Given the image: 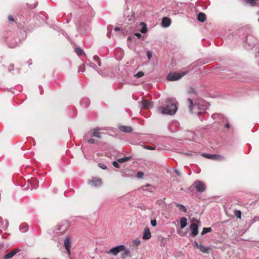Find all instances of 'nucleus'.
<instances>
[{"label":"nucleus","instance_id":"48","mask_svg":"<svg viewBox=\"0 0 259 259\" xmlns=\"http://www.w3.org/2000/svg\"><path fill=\"white\" fill-rule=\"evenodd\" d=\"M107 30H108V32L107 33V36L108 37V38H110L111 37V30L110 29V26H108L107 27Z\"/></svg>","mask_w":259,"mask_h":259},{"label":"nucleus","instance_id":"34","mask_svg":"<svg viewBox=\"0 0 259 259\" xmlns=\"http://www.w3.org/2000/svg\"><path fill=\"white\" fill-rule=\"evenodd\" d=\"M234 215L238 219L241 218V211L239 210H235L234 211Z\"/></svg>","mask_w":259,"mask_h":259},{"label":"nucleus","instance_id":"26","mask_svg":"<svg viewBox=\"0 0 259 259\" xmlns=\"http://www.w3.org/2000/svg\"><path fill=\"white\" fill-rule=\"evenodd\" d=\"M175 205L177 207L179 208L180 211L183 212H186L187 209L184 205L178 203H175Z\"/></svg>","mask_w":259,"mask_h":259},{"label":"nucleus","instance_id":"29","mask_svg":"<svg viewBox=\"0 0 259 259\" xmlns=\"http://www.w3.org/2000/svg\"><path fill=\"white\" fill-rule=\"evenodd\" d=\"M93 60L97 63L98 66L100 67L101 66V62L100 59L97 55H95L93 57Z\"/></svg>","mask_w":259,"mask_h":259},{"label":"nucleus","instance_id":"22","mask_svg":"<svg viewBox=\"0 0 259 259\" xmlns=\"http://www.w3.org/2000/svg\"><path fill=\"white\" fill-rule=\"evenodd\" d=\"M28 228V225L27 224L23 223L21 224L19 226V230L21 232L25 233L26 232Z\"/></svg>","mask_w":259,"mask_h":259},{"label":"nucleus","instance_id":"64","mask_svg":"<svg viewBox=\"0 0 259 259\" xmlns=\"http://www.w3.org/2000/svg\"><path fill=\"white\" fill-rule=\"evenodd\" d=\"M36 6H37V4H35V5H34L33 8H35Z\"/></svg>","mask_w":259,"mask_h":259},{"label":"nucleus","instance_id":"44","mask_svg":"<svg viewBox=\"0 0 259 259\" xmlns=\"http://www.w3.org/2000/svg\"><path fill=\"white\" fill-rule=\"evenodd\" d=\"M133 35L135 36L136 38L138 39L142 37V35L139 32L135 33Z\"/></svg>","mask_w":259,"mask_h":259},{"label":"nucleus","instance_id":"61","mask_svg":"<svg viewBox=\"0 0 259 259\" xmlns=\"http://www.w3.org/2000/svg\"><path fill=\"white\" fill-rule=\"evenodd\" d=\"M225 127L227 128H229L230 127V124L228 122L226 124V125H225Z\"/></svg>","mask_w":259,"mask_h":259},{"label":"nucleus","instance_id":"50","mask_svg":"<svg viewBox=\"0 0 259 259\" xmlns=\"http://www.w3.org/2000/svg\"><path fill=\"white\" fill-rule=\"evenodd\" d=\"M147 56L149 60L151 59V58H152V56L151 52L150 51H148L147 52Z\"/></svg>","mask_w":259,"mask_h":259},{"label":"nucleus","instance_id":"27","mask_svg":"<svg viewBox=\"0 0 259 259\" xmlns=\"http://www.w3.org/2000/svg\"><path fill=\"white\" fill-rule=\"evenodd\" d=\"M211 117L213 119H224L225 117L223 115L219 113H214L211 115Z\"/></svg>","mask_w":259,"mask_h":259},{"label":"nucleus","instance_id":"5","mask_svg":"<svg viewBox=\"0 0 259 259\" xmlns=\"http://www.w3.org/2000/svg\"><path fill=\"white\" fill-rule=\"evenodd\" d=\"M193 186H194L196 191L199 193L203 192L206 189V186L204 183L199 180L195 181L193 184Z\"/></svg>","mask_w":259,"mask_h":259},{"label":"nucleus","instance_id":"41","mask_svg":"<svg viewBox=\"0 0 259 259\" xmlns=\"http://www.w3.org/2000/svg\"><path fill=\"white\" fill-rule=\"evenodd\" d=\"M18 44V42L16 41L14 43H9L8 46L10 48H14L17 46Z\"/></svg>","mask_w":259,"mask_h":259},{"label":"nucleus","instance_id":"43","mask_svg":"<svg viewBox=\"0 0 259 259\" xmlns=\"http://www.w3.org/2000/svg\"><path fill=\"white\" fill-rule=\"evenodd\" d=\"M144 173L142 171H139L137 174V177L139 179L143 178Z\"/></svg>","mask_w":259,"mask_h":259},{"label":"nucleus","instance_id":"32","mask_svg":"<svg viewBox=\"0 0 259 259\" xmlns=\"http://www.w3.org/2000/svg\"><path fill=\"white\" fill-rule=\"evenodd\" d=\"M131 158V157L130 156H128V157H123V158H119L117 159V161L119 163H123L125 161H128L129 159H130Z\"/></svg>","mask_w":259,"mask_h":259},{"label":"nucleus","instance_id":"56","mask_svg":"<svg viewBox=\"0 0 259 259\" xmlns=\"http://www.w3.org/2000/svg\"><path fill=\"white\" fill-rule=\"evenodd\" d=\"M174 171L175 172V173L176 174V175L178 176H181V173L177 169V168H175L174 169Z\"/></svg>","mask_w":259,"mask_h":259},{"label":"nucleus","instance_id":"3","mask_svg":"<svg viewBox=\"0 0 259 259\" xmlns=\"http://www.w3.org/2000/svg\"><path fill=\"white\" fill-rule=\"evenodd\" d=\"M188 73V71H182L180 73L179 72H174V73H169L167 77L166 78L169 81H175L179 80L181 78H182L183 76L185 75Z\"/></svg>","mask_w":259,"mask_h":259},{"label":"nucleus","instance_id":"59","mask_svg":"<svg viewBox=\"0 0 259 259\" xmlns=\"http://www.w3.org/2000/svg\"><path fill=\"white\" fill-rule=\"evenodd\" d=\"M259 221V218L257 217H255L253 219V222H256V221Z\"/></svg>","mask_w":259,"mask_h":259},{"label":"nucleus","instance_id":"35","mask_svg":"<svg viewBox=\"0 0 259 259\" xmlns=\"http://www.w3.org/2000/svg\"><path fill=\"white\" fill-rule=\"evenodd\" d=\"M87 65H89V66L90 67H91V68L94 69L95 70H96V71H97V65L95 63L89 61V63H87Z\"/></svg>","mask_w":259,"mask_h":259},{"label":"nucleus","instance_id":"47","mask_svg":"<svg viewBox=\"0 0 259 259\" xmlns=\"http://www.w3.org/2000/svg\"><path fill=\"white\" fill-rule=\"evenodd\" d=\"M141 243V241L139 239H136L134 241V244L135 246H138Z\"/></svg>","mask_w":259,"mask_h":259},{"label":"nucleus","instance_id":"28","mask_svg":"<svg viewBox=\"0 0 259 259\" xmlns=\"http://www.w3.org/2000/svg\"><path fill=\"white\" fill-rule=\"evenodd\" d=\"M122 251H123L122 252V256H131V251L130 249H124L123 250H122Z\"/></svg>","mask_w":259,"mask_h":259},{"label":"nucleus","instance_id":"52","mask_svg":"<svg viewBox=\"0 0 259 259\" xmlns=\"http://www.w3.org/2000/svg\"><path fill=\"white\" fill-rule=\"evenodd\" d=\"M14 64H11L9 65L8 67V70L9 72H11V71L14 70Z\"/></svg>","mask_w":259,"mask_h":259},{"label":"nucleus","instance_id":"19","mask_svg":"<svg viewBox=\"0 0 259 259\" xmlns=\"http://www.w3.org/2000/svg\"><path fill=\"white\" fill-rule=\"evenodd\" d=\"M80 104L83 107H87L90 104V101L88 98H84L81 99Z\"/></svg>","mask_w":259,"mask_h":259},{"label":"nucleus","instance_id":"55","mask_svg":"<svg viewBox=\"0 0 259 259\" xmlns=\"http://www.w3.org/2000/svg\"><path fill=\"white\" fill-rule=\"evenodd\" d=\"M194 246L195 248L199 249L201 244H199L196 241L194 242Z\"/></svg>","mask_w":259,"mask_h":259},{"label":"nucleus","instance_id":"24","mask_svg":"<svg viewBox=\"0 0 259 259\" xmlns=\"http://www.w3.org/2000/svg\"><path fill=\"white\" fill-rule=\"evenodd\" d=\"M187 225V220L186 218L183 217L180 220V226L182 229L184 228Z\"/></svg>","mask_w":259,"mask_h":259},{"label":"nucleus","instance_id":"54","mask_svg":"<svg viewBox=\"0 0 259 259\" xmlns=\"http://www.w3.org/2000/svg\"><path fill=\"white\" fill-rule=\"evenodd\" d=\"M151 185L150 184H146V185H144L143 186H142L140 189L143 190H146V189L145 188L146 187H151Z\"/></svg>","mask_w":259,"mask_h":259},{"label":"nucleus","instance_id":"38","mask_svg":"<svg viewBox=\"0 0 259 259\" xmlns=\"http://www.w3.org/2000/svg\"><path fill=\"white\" fill-rule=\"evenodd\" d=\"M84 139L88 141V143L90 144H95L96 143V140L93 139H88V136H86Z\"/></svg>","mask_w":259,"mask_h":259},{"label":"nucleus","instance_id":"46","mask_svg":"<svg viewBox=\"0 0 259 259\" xmlns=\"http://www.w3.org/2000/svg\"><path fill=\"white\" fill-rule=\"evenodd\" d=\"M144 148L146 149L153 150L155 149L154 147L150 146H144Z\"/></svg>","mask_w":259,"mask_h":259},{"label":"nucleus","instance_id":"49","mask_svg":"<svg viewBox=\"0 0 259 259\" xmlns=\"http://www.w3.org/2000/svg\"><path fill=\"white\" fill-rule=\"evenodd\" d=\"M151 225L152 227H155L157 225V222L156 220H152L151 221Z\"/></svg>","mask_w":259,"mask_h":259},{"label":"nucleus","instance_id":"16","mask_svg":"<svg viewBox=\"0 0 259 259\" xmlns=\"http://www.w3.org/2000/svg\"><path fill=\"white\" fill-rule=\"evenodd\" d=\"M139 26L141 27V28H138V29L139 31H140L142 33H145L147 31V25L146 23L144 22H141L140 23Z\"/></svg>","mask_w":259,"mask_h":259},{"label":"nucleus","instance_id":"30","mask_svg":"<svg viewBox=\"0 0 259 259\" xmlns=\"http://www.w3.org/2000/svg\"><path fill=\"white\" fill-rule=\"evenodd\" d=\"M31 183H32L33 188L34 189L36 188L37 187V183H38L37 180L35 178H33L31 180Z\"/></svg>","mask_w":259,"mask_h":259},{"label":"nucleus","instance_id":"31","mask_svg":"<svg viewBox=\"0 0 259 259\" xmlns=\"http://www.w3.org/2000/svg\"><path fill=\"white\" fill-rule=\"evenodd\" d=\"M211 231V228H203L202 231L201 233V235H203L207 233H209Z\"/></svg>","mask_w":259,"mask_h":259},{"label":"nucleus","instance_id":"21","mask_svg":"<svg viewBox=\"0 0 259 259\" xmlns=\"http://www.w3.org/2000/svg\"><path fill=\"white\" fill-rule=\"evenodd\" d=\"M18 251L16 250H12L10 252L6 254L4 257V259H9V258H12L15 254H16V253Z\"/></svg>","mask_w":259,"mask_h":259},{"label":"nucleus","instance_id":"40","mask_svg":"<svg viewBox=\"0 0 259 259\" xmlns=\"http://www.w3.org/2000/svg\"><path fill=\"white\" fill-rule=\"evenodd\" d=\"M85 71V65L84 64H82V65H80L78 68V71L79 72H83Z\"/></svg>","mask_w":259,"mask_h":259},{"label":"nucleus","instance_id":"13","mask_svg":"<svg viewBox=\"0 0 259 259\" xmlns=\"http://www.w3.org/2000/svg\"><path fill=\"white\" fill-rule=\"evenodd\" d=\"M142 107L145 109H148L152 107V103L147 100L143 99L141 101Z\"/></svg>","mask_w":259,"mask_h":259},{"label":"nucleus","instance_id":"33","mask_svg":"<svg viewBox=\"0 0 259 259\" xmlns=\"http://www.w3.org/2000/svg\"><path fill=\"white\" fill-rule=\"evenodd\" d=\"M75 52L79 56H80L84 54L83 50L79 47H77L75 49Z\"/></svg>","mask_w":259,"mask_h":259},{"label":"nucleus","instance_id":"36","mask_svg":"<svg viewBox=\"0 0 259 259\" xmlns=\"http://www.w3.org/2000/svg\"><path fill=\"white\" fill-rule=\"evenodd\" d=\"M183 154L188 156H192L197 155V153L195 152H182Z\"/></svg>","mask_w":259,"mask_h":259},{"label":"nucleus","instance_id":"6","mask_svg":"<svg viewBox=\"0 0 259 259\" xmlns=\"http://www.w3.org/2000/svg\"><path fill=\"white\" fill-rule=\"evenodd\" d=\"M246 43L247 44L248 47V49H250L253 48L256 45V38L251 34H247L246 36Z\"/></svg>","mask_w":259,"mask_h":259},{"label":"nucleus","instance_id":"42","mask_svg":"<svg viewBox=\"0 0 259 259\" xmlns=\"http://www.w3.org/2000/svg\"><path fill=\"white\" fill-rule=\"evenodd\" d=\"M98 166L99 167H100L102 169H106L107 168L106 165L102 163H98Z\"/></svg>","mask_w":259,"mask_h":259},{"label":"nucleus","instance_id":"7","mask_svg":"<svg viewBox=\"0 0 259 259\" xmlns=\"http://www.w3.org/2000/svg\"><path fill=\"white\" fill-rule=\"evenodd\" d=\"M67 230V226L64 225H58L54 230V234L57 235L64 234Z\"/></svg>","mask_w":259,"mask_h":259},{"label":"nucleus","instance_id":"45","mask_svg":"<svg viewBox=\"0 0 259 259\" xmlns=\"http://www.w3.org/2000/svg\"><path fill=\"white\" fill-rule=\"evenodd\" d=\"M112 164L116 168H119L120 167V165L118 164V162L117 161H113Z\"/></svg>","mask_w":259,"mask_h":259},{"label":"nucleus","instance_id":"12","mask_svg":"<svg viewBox=\"0 0 259 259\" xmlns=\"http://www.w3.org/2000/svg\"><path fill=\"white\" fill-rule=\"evenodd\" d=\"M171 24V20L170 18L165 17H163L161 21V25L163 27H168Z\"/></svg>","mask_w":259,"mask_h":259},{"label":"nucleus","instance_id":"15","mask_svg":"<svg viewBox=\"0 0 259 259\" xmlns=\"http://www.w3.org/2000/svg\"><path fill=\"white\" fill-rule=\"evenodd\" d=\"M89 183L94 187H98L101 185V180L97 178H94L89 181Z\"/></svg>","mask_w":259,"mask_h":259},{"label":"nucleus","instance_id":"2","mask_svg":"<svg viewBox=\"0 0 259 259\" xmlns=\"http://www.w3.org/2000/svg\"><path fill=\"white\" fill-rule=\"evenodd\" d=\"M177 104L178 103L175 99H167L165 106L159 107L158 111L162 114L172 115L175 114L178 110Z\"/></svg>","mask_w":259,"mask_h":259},{"label":"nucleus","instance_id":"4","mask_svg":"<svg viewBox=\"0 0 259 259\" xmlns=\"http://www.w3.org/2000/svg\"><path fill=\"white\" fill-rule=\"evenodd\" d=\"M193 222L191 224L190 228L191 231V234L193 237L196 236L198 233V224L200 223V221L193 218L192 220Z\"/></svg>","mask_w":259,"mask_h":259},{"label":"nucleus","instance_id":"11","mask_svg":"<svg viewBox=\"0 0 259 259\" xmlns=\"http://www.w3.org/2000/svg\"><path fill=\"white\" fill-rule=\"evenodd\" d=\"M151 237V234L150 229L146 227L144 230L142 238L144 240H148Z\"/></svg>","mask_w":259,"mask_h":259},{"label":"nucleus","instance_id":"39","mask_svg":"<svg viewBox=\"0 0 259 259\" xmlns=\"http://www.w3.org/2000/svg\"><path fill=\"white\" fill-rule=\"evenodd\" d=\"M144 75V72L143 71H139L137 73L134 75V76L137 78H140Z\"/></svg>","mask_w":259,"mask_h":259},{"label":"nucleus","instance_id":"10","mask_svg":"<svg viewBox=\"0 0 259 259\" xmlns=\"http://www.w3.org/2000/svg\"><path fill=\"white\" fill-rule=\"evenodd\" d=\"M71 239L69 236H66L64 240V246L68 254H70Z\"/></svg>","mask_w":259,"mask_h":259},{"label":"nucleus","instance_id":"9","mask_svg":"<svg viewBox=\"0 0 259 259\" xmlns=\"http://www.w3.org/2000/svg\"><path fill=\"white\" fill-rule=\"evenodd\" d=\"M201 155L206 158L211 160H223L224 159V157L223 156L218 154H210L204 153H202Z\"/></svg>","mask_w":259,"mask_h":259},{"label":"nucleus","instance_id":"23","mask_svg":"<svg viewBox=\"0 0 259 259\" xmlns=\"http://www.w3.org/2000/svg\"><path fill=\"white\" fill-rule=\"evenodd\" d=\"M197 20L201 22H204L206 20V15L203 13H199L197 15Z\"/></svg>","mask_w":259,"mask_h":259},{"label":"nucleus","instance_id":"62","mask_svg":"<svg viewBox=\"0 0 259 259\" xmlns=\"http://www.w3.org/2000/svg\"><path fill=\"white\" fill-rule=\"evenodd\" d=\"M28 64L30 65L31 64H32V62H31V60H30L28 61Z\"/></svg>","mask_w":259,"mask_h":259},{"label":"nucleus","instance_id":"37","mask_svg":"<svg viewBox=\"0 0 259 259\" xmlns=\"http://www.w3.org/2000/svg\"><path fill=\"white\" fill-rule=\"evenodd\" d=\"M246 3L249 4L251 6H254L256 5V2L257 0H245Z\"/></svg>","mask_w":259,"mask_h":259},{"label":"nucleus","instance_id":"20","mask_svg":"<svg viewBox=\"0 0 259 259\" xmlns=\"http://www.w3.org/2000/svg\"><path fill=\"white\" fill-rule=\"evenodd\" d=\"M119 129L124 133H130L132 131V128L127 126L121 125L119 126Z\"/></svg>","mask_w":259,"mask_h":259},{"label":"nucleus","instance_id":"8","mask_svg":"<svg viewBox=\"0 0 259 259\" xmlns=\"http://www.w3.org/2000/svg\"><path fill=\"white\" fill-rule=\"evenodd\" d=\"M124 245H119L112 248L107 252L108 254H111L114 255H117L119 252L122 251L124 249Z\"/></svg>","mask_w":259,"mask_h":259},{"label":"nucleus","instance_id":"17","mask_svg":"<svg viewBox=\"0 0 259 259\" xmlns=\"http://www.w3.org/2000/svg\"><path fill=\"white\" fill-rule=\"evenodd\" d=\"M9 226L8 221L7 220H4L2 218L0 217V228L6 229Z\"/></svg>","mask_w":259,"mask_h":259},{"label":"nucleus","instance_id":"14","mask_svg":"<svg viewBox=\"0 0 259 259\" xmlns=\"http://www.w3.org/2000/svg\"><path fill=\"white\" fill-rule=\"evenodd\" d=\"M103 128H99V127H97L96 128L94 129L93 132H92V133H89V135H90V137H97L98 138H101V133H99V131L101 130H102Z\"/></svg>","mask_w":259,"mask_h":259},{"label":"nucleus","instance_id":"57","mask_svg":"<svg viewBox=\"0 0 259 259\" xmlns=\"http://www.w3.org/2000/svg\"><path fill=\"white\" fill-rule=\"evenodd\" d=\"M76 27H77V29L78 30V31L80 32V33L81 34H82L83 33L82 31V29H81V27H79L77 25H76Z\"/></svg>","mask_w":259,"mask_h":259},{"label":"nucleus","instance_id":"18","mask_svg":"<svg viewBox=\"0 0 259 259\" xmlns=\"http://www.w3.org/2000/svg\"><path fill=\"white\" fill-rule=\"evenodd\" d=\"M127 41H131V42H134V43H136V40H137V38H136L135 36L133 35V34H132L130 36H128L127 37ZM128 47L130 48H132V43H128Z\"/></svg>","mask_w":259,"mask_h":259},{"label":"nucleus","instance_id":"58","mask_svg":"<svg viewBox=\"0 0 259 259\" xmlns=\"http://www.w3.org/2000/svg\"><path fill=\"white\" fill-rule=\"evenodd\" d=\"M8 19L10 21H14V18L12 15H9L8 17Z\"/></svg>","mask_w":259,"mask_h":259},{"label":"nucleus","instance_id":"60","mask_svg":"<svg viewBox=\"0 0 259 259\" xmlns=\"http://www.w3.org/2000/svg\"><path fill=\"white\" fill-rule=\"evenodd\" d=\"M114 30H115V31H120V28L119 27H115V28H114Z\"/></svg>","mask_w":259,"mask_h":259},{"label":"nucleus","instance_id":"25","mask_svg":"<svg viewBox=\"0 0 259 259\" xmlns=\"http://www.w3.org/2000/svg\"><path fill=\"white\" fill-rule=\"evenodd\" d=\"M199 249L202 252L208 253H209V251L210 250V247L208 246H205L203 245L202 244H201Z\"/></svg>","mask_w":259,"mask_h":259},{"label":"nucleus","instance_id":"51","mask_svg":"<svg viewBox=\"0 0 259 259\" xmlns=\"http://www.w3.org/2000/svg\"><path fill=\"white\" fill-rule=\"evenodd\" d=\"M188 93L190 94H194L195 95H196V93L195 92V90L193 89H192V88H191L189 90Z\"/></svg>","mask_w":259,"mask_h":259},{"label":"nucleus","instance_id":"63","mask_svg":"<svg viewBox=\"0 0 259 259\" xmlns=\"http://www.w3.org/2000/svg\"><path fill=\"white\" fill-rule=\"evenodd\" d=\"M89 27H87V28H85V30H89Z\"/></svg>","mask_w":259,"mask_h":259},{"label":"nucleus","instance_id":"53","mask_svg":"<svg viewBox=\"0 0 259 259\" xmlns=\"http://www.w3.org/2000/svg\"><path fill=\"white\" fill-rule=\"evenodd\" d=\"M71 17H72L71 14H69L67 15V19H66L67 23H69L70 22Z\"/></svg>","mask_w":259,"mask_h":259},{"label":"nucleus","instance_id":"1","mask_svg":"<svg viewBox=\"0 0 259 259\" xmlns=\"http://www.w3.org/2000/svg\"><path fill=\"white\" fill-rule=\"evenodd\" d=\"M189 102V107L190 111L194 113H196L199 117L200 119L202 121L201 115L205 113V110L208 108L209 104L205 100L202 99H199L193 103L191 98L188 99Z\"/></svg>","mask_w":259,"mask_h":259}]
</instances>
